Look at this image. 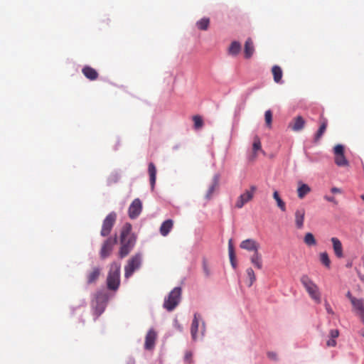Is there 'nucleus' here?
Returning <instances> with one entry per match:
<instances>
[{"mask_svg":"<svg viewBox=\"0 0 364 364\" xmlns=\"http://www.w3.org/2000/svg\"><path fill=\"white\" fill-rule=\"evenodd\" d=\"M360 198H362V200L364 201V194H363V195H362V196H360Z\"/></svg>","mask_w":364,"mask_h":364,"instance_id":"obj_52","label":"nucleus"},{"mask_svg":"<svg viewBox=\"0 0 364 364\" xmlns=\"http://www.w3.org/2000/svg\"><path fill=\"white\" fill-rule=\"evenodd\" d=\"M301 282L308 292L309 296L317 304L321 301V293L318 286L307 275L301 277Z\"/></svg>","mask_w":364,"mask_h":364,"instance_id":"obj_2","label":"nucleus"},{"mask_svg":"<svg viewBox=\"0 0 364 364\" xmlns=\"http://www.w3.org/2000/svg\"><path fill=\"white\" fill-rule=\"evenodd\" d=\"M358 275H359V278L363 281L364 282V275H361L358 273Z\"/></svg>","mask_w":364,"mask_h":364,"instance_id":"obj_49","label":"nucleus"},{"mask_svg":"<svg viewBox=\"0 0 364 364\" xmlns=\"http://www.w3.org/2000/svg\"><path fill=\"white\" fill-rule=\"evenodd\" d=\"M228 252H229V257H230V260L231 264L232 265V267L234 268H235L236 264H235V250H230Z\"/></svg>","mask_w":364,"mask_h":364,"instance_id":"obj_39","label":"nucleus"},{"mask_svg":"<svg viewBox=\"0 0 364 364\" xmlns=\"http://www.w3.org/2000/svg\"><path fill=\"white\" fill-rule=\"evenodd\" d=\"M336 340H335V339H333V338H330L327 341V342H326V346H327L328 347H334V346H336Z\"/></svg>","mask_w":364,"mask_h":364,"instance_id":"obj_42","label":"nucleus"},{"mask_svg":"<svg viewBox=\"0 0 364 364\" xmlns=\"http://www.w3.org/2000/svg\"><path fill=\"white\" fill-rule=\"evenodd\" d=\"M272 73L274 82L277 83H280L282 82V77L283 75L282 68L278 65H274L272 68Z\"/></svg>","mask_w":364,"mask_h":364,"instance_id":"obj_26","label":"nucleus"},{"mask_svg":"<svg viewBox=\"0 0 364 364\" xmlns=\"http://www.w3.org/2000/svg\"><path fill=\"white\" fill-rule=\"evenodd\" d=\"M230 250H234V247L232 245V240H230L228 242V252Z\"/></svg>","mask_w":364,"mask_h":364,"instance_id":"obj_47","label":"nucleus"},{"mask_svg":"<svg viewBox=\"0 0 364 364\" xmlns=\"http://www.w3.org/2000/svg\"><path fill=\"white\" fill-rule=\"evenodd\" d=\"M267 356L271 358V359H273V360H275L277 358V355L276 353H273V352H269L267 353Z\"/></svg>","mask_w":364,"mask_h":364,"instance_id":"obj_45","label":"nucleus"},{"mask_svg":"<svg viewBox=\"0 0 364 364\" xmlns=\"http://www.w3.org/2000/svg\"><path fill=\"white\" fill-rule=\"evenodd\" d=\"M101 274V268L94 267L86 274L87 283L91 284L95 283Z\"/></svg>","mask_w":364,"mask_h":364,"instance_id":"obj_16","label":"nucleus"},{"mask_svg":"<svg viewBox=\"0 0 364 364\" xmlns=\"http://www.w3.org/2000/svg\"><path fill=\"white\" fill-rule=\"evenodd\" d=\"M136 243V237L132 233V225L126 223L120 233V248L119 257L122 259L127 257L132 250Z\"/></svg>","mask_w":364,"mask_h":364,"instance_id":"obj_1","label":"nucleus"},{"mask_svg":"<svg viewBox=\"0 0 364 364\" xmlns=\"http://www.w3.org/2000/svg\"><path fill=\"white\" fill-rule=\"evenodd\" d=\"M304 242L309 246L316 245V242L312 233L308 232L304 236Z\"/></svg>","mask_w":364,"mask_h":364,"instance_id":"obj_36","label":"nucleus"},{"mask_svg":"<svg viewBox=\"0 0 364 364\" xmlns=\"http://www.w3.org/2000/svg\"><path fill=\"white\" fill-rule=\"evenodd\" d=\"M273 198L276 200L278 208L283 212L286 211V204L281 198L277 191H274Z\"/></svg>","mask_w":364,"mask_h":364,"instance_id":"obj_28","label":"nucleus"},{"mask_svg":"<svg viewBox=\"0 0 364 364\" xmlns=\"http://www.w3.org/2000/svg\"><path fill=\"white\" fill-rule=\"evenodd\" d=\"M324 198H325L326 200L329 201V202H333V203H336V200H335L334 197H331V196H326L324 197Z\"/></svg>","mask_w":364,"mask_h":364,"instance_id":"obj_44","label":"nucleus"},{"mask_svg":"<svg viewBox=\"0 0 364 364\" xmlns=\"http://www.w3.org/2000/svg\"><path fill=\"white\" fill-rule=\"evenodd\" d=\"M352 306L353 311L360 317L362 322L364 323V299H354Z\"/></svg>","mask_w":364,"mask_h":364,"instance_id":"obj_12","label":"nucleus"},{"mask_svg":"<svg viewBox=\"0 0 364 364\" xmlns=\"http://www.w3.org/2000/svg\"><path fill=\"white\" fill-rule=\"evenodd\" d=\"M210 24L209 18H203L196 22V26L199 30L206 31Z\"/></svg>","mask_w":364,"mask_h":364,"instance_id":"obj_31","label":"nucleus"},{"mask_svg":"<svg viewBox=\"0 0 364 364\" xmlns=\"http://www.w3.org/2000/svg\"><path fill=\"white\" fill-rule=\"evenodd\" d=\"M219 181H220V176L218 174H215L213 179L212 182L210 184L207 193L205 194V198L209 200L212 198L213 193L218 189L219 187Z\"/></svg>","mask_w":364,"mask_h":364,"instance_id":"obj_13","label":"nucleus"},{"mask_svg":"<svg viewBox=\"0 0 364 364\" xmlns=\"http://www.w3.org/2000/svg\"><path fill=\"white\" fill-rule=\"evenodd\" d=\"M117 214L114 212H112L107 215L102 223L100 235L102 237H106L109 235L111 230L116 222Z\"/></svg>","mask_w":364,"mask_h":364,"instance_id":"obj_7","label":"nucleus"},{"mask_svg":"<svg viewBox=\"0 0 364 364\" xmlns=\"http://www.w3.org/2000/svg\"><path fill=\"white\" fill-rule=\"evenodd\" d=\"M346 296L348 298V299L350 300L351 304H353V301L354 299H357L358 298H355L354 296H352L351 293L350 291H348L347 294H346Z\"/></svg>","mask_w":364,"mask_h":364,"instance_id":"obj_43","label":"nucleus"},{"mask_svg":"<svg viewBox=\"0 0 364 364\" xmlns=\"http://www.w3.org/2000/svg\"><path fill=\"white\" fill-rule=\"evenodd\" d=\"M82 73L90 80H95L99 76L96 70L87 65L82 68Z\"/></svg>","mask_w":364,"mask_h":364,"instance_id":"obj_19","label":"nucleus"},{"mask_svg":"<svg viewBox=\"0 0 364 364\" xmlns=\"http://www.w3.org/2000/svg\"><path fill=\"white\" fill-rule=\"evenodd\" d=\"M324 306H325V309L328 314L334 315V311H333V309L331 308V305L327 301H325Z\"/></svg>","mask_w":364,"mask_h":364,"instance_id":"obj_41","label":"nucleus"},{"mask_svg":"<svg viewBox=\"0 0 364 364\" xmlns=\"http://www.w3.org/2000/svg\"><path fill=\"white\" fill-rule=\"evenodd\" d=\"M264 119H265L266 125L270 128L272 127V113L271 110H267L265 112Z\"/></svg>","mask_w":364,"mask_h":364,"instance_id":"obj_38","label":"nucleus"},{"mask_svg":"<svg viewBox=\"0 0 364 364\" xmlns=\"http://www.w3.org/2000/svg\"><path fill=\"white\" fill-rule=\"evenodd\" d=\"M148 173L149 175L151 188L154 190L156 179V168L152 162L149 164Z\"/></svg>","mask_w":364,"mask_h":364,"instance_id":"obj_21","label":"nucleus"},{"mask_svg":"<svg viewBox=\"0 0 364 364\" xmlns=\"http://www.w3.org/2000/svg\"><path fill=\"white\" fill-rule=\"evenodd\" d=\"M360 335L364 337V329L360 331Z\"/></svg>","mask_w":364,"mask_h":364,"instance_id":"obj_50","label":"nucleus"},{"mask_svg":"<svg viewBox=\"0 0 364 364\" xmlns=\"http://www.w3.org/2000/svg\"><path fill=\"white\" fill-rule=\"evenodd\" d=\"M141 264V255L139 253L132 257L124 267V276L126 278L131 277L134 271L138 269Z\"/></svg>","mask_w":364,"mask_h":364,"instance_id":"obj_4","label":"nucleus"},{"mask_svg":"<svg viewBox=\"0 0 364 364\" xmlns=\"http://www.w3.org/2000/svg\"><path fill=\"white\" fill-rule=\"evenodd\" d=\"M181 288H174L165 299L164 306L168 311H172L180 302Z\"/></svg>","mask_w":364,"mask_h":364,"instance_id":"obj_5","label":"nucleus"},{"mask_svg":"<svg viewBox=\"0 0 364 364\" xmlns=\"http://www.w3.org/2000/svg\"><path fill=\"white\" fill-rule=\"evenodd\" d=\"M257 191V186L252 185L250 188L241 194L235 202V208L237 209L242 208L247 203L252 200L254 195Z\"/></svg>","mask_w":364,"mask_h":364,"instance_id":"obj_6","label":"nucleus"},{"mask_svg":"<svg viewBox=\"0 0 364 364\" xmlns=\"http://www.w3.org/2000/svg\"><path fill=\"white\" fill-rule=\"evenodd\" d=\"M331 193H340L341 191L339 188L333 187L331 189Z\"/></svg>","mask_w":364,"mask_h":364,"instance_id":"obj_46","label":"nucleus"},{"mask_svg":"<svg viewBox=\"0 0 364 364\" xmlns=\"http://www.w3.org/2000/svg\"><path fill=\"white\" fill-rule=\"evenodd\" d=\"M117 237H108L102 244L100 255L102 259L108 257L113 250L114 245L117 243Z\"/></svg>","mask_w":364,"mask_h":364,"instance_id":"obj_8","label":"nucleus"},{"mask_svg":"<svg viewBox=\"0 0 364 364\" xmlns=\"http://www.w3.org/2000/svg\"><path fill=\"white\" fill-rule=\"evenodd\" d=\"M255 51V48L253 45V42L250 38H247L245 43V57L246 58H250L252 57Z\"/></svg>","mask_w":364,"mask_h":364,"instance_id":"obj_22","label":"nucleus"},{"mask_svg":"<svg viewBox=\"0 0 364 364\" xmlns=\"http://www.w3.org/2000/svg\"><path fill=\"white\" fill-rule=\"evenodd\" d=\"M311 192V188L305 183H299L297 188L298 197L301 199L304 198L306 195Z\"/></svg>","mask_w":364,"mask_h":364,"instance_id":"obj_25","label":"nucleus"},{"mask_svg":"<svg viewBox=\"0 0 364 364\" xmlns=\"http://www.w3.org/2000/svg\"><path fill=\"white\" fill-rule=\"evenodd\" d=\"M240 247L242 249L246 250L247 251H253L254 253L257 252L259 248V245L255 240L247 239L243 240Z\"/></svg>","mask_w":364,"mask_h":364,"instance_id":"obj_15","label":"nucleus"},{"mask_svg":"<svg viewBox=\"0 0 364 364\" xmlns=\"http://www.w3.org/2000/svg\"><path fill=\"white\" fill-rule=\"evenodd\" d=\"M142 210V203L139 198L134 199L129 207L128 213L131 219L136 218Z\"/></svg>","mask_w":364,"mask_h":364,"instance_id":"obj_11","label":"nucleus"},{"mask_svg":"<svg viewBox=\"0 0 364 364\" xmlns=\"http://www.w3.org/2000/svg\"><path fill=\"white\" fill-rule=\"evenodd\" d=\"M203 331H204V326H203V328L201 330L202 333H203Z\"/></svg>","mask_w":364,"mask_h":364,"instance_id":"obj_53","label":"nucleus"},{"mask_svg":"<svg viewBox=\"0 0 364 364\" xmlns=\"http://www.w3.org/2000/svg\"><path fill=\"white\" fill-rule=\"evenodd\" d=\"M200 319V317L197 314H195L194 318L191 323V333L193 339H196L197 338V333L198 330V325H199V320Z\"/></svg>","mask_w":364,"mask_h":364,"instance_id":"obj_24","label":"nucleus"},{"mask_svg":"<svg viewBox=\"0 0 364 364\" xmlns=\"http://www.w3.org/2000/svg\"><path fill=\"white\" fill-rule=\"evenodd\" d=\"M202 267L204 276L207 278L210 277L212 274L211 269L206 259H203Z\"/></svg>","mask_w":364,"mask_h":364,"instance_id":"obj_34","label":"nucleus"},{"mask_svg":"<svg viewBox=\"0 0 364 364\" xmlns=\"http://www.w3.org/2000/svg\"><path fill=\"white\" fill-rule=\"evenodd\" d=\"M246 272H247V277L250 279L248 286L251 287L256 280V277H255V272L252 268L247 269Z\"/></svg>","mask_w":364,"mask_h":364,"instance_id":"obj_37","label":"nucleus"},{"mask_svg":"<svg viewBox=\"0 0 364 364\" xmlns=\"http://www.w3.org/2000/svg\"><path fill=\"white\" fill-rule=\"evenodd\" d=\"M333 152L335 154V163L338 166H346L348 161L344 156V147L341 144H337L334 146Z\"/></svg>","mask_w":364,"mask_h":364,"instance_id":"obj_9","label":"nucleus"},{"mask_svg":"<svg viewBox=\"0 0 364 364\" xmlns=\"http://www.w3.org/2000/svg\"><path fill=\"white\" fill-rule=\"evenodd\" d=\"M193 127L195 129L198 130L203 127V120L202 117L199 115H194L193 117Z\"/></svg>","mask_w":364,"mask_h":364,"instance_id":"obj_33","label":"nucleus"},{"mask_svg":"<svg viewBox=\"0 0 364 364\" xmlns=\"http://www.w3.org/2000/svg\"><path fill=\"white\" fill-rule=\"evenodd\" d=\"M320 262L327 268H330L331 266V260L329 259L328 255L326 252H323L320 253L319 255Z\"/></svg>","mask_w":364,"mask_h":364,"instance_id":"obj_32","label":"nucleus"},{"mask_svg":"<svg viewBox=\"0 0 364 364\" xmlns=\"http://www.w3.org/2000/svg\"><path fill=\"white\" fill-rule=\"evenodd\" d=\"M262 149V146H261V141H260V139L258 136H255L254 138V141H253V144H252V150H253V153H254V158L256 157V152L259 150H261Z\"/></svg>","mask_w":364,"mask_h":364,"instance_id":"obj_35","label":"nucleus"},{"mask_svg":"<svg viewBox=\"0 0 364 364\" xmlns=\"http://www.w3.org/2000/svg\"><path fill=\"white\" fill-rule=\"evenodd\" d=\"M327 124H328L327 119L323 118L321 126L315 136L316 141H318L321 139V137L322 136V135L323 134V133L326 132Z\"/></svg>","mask_w":364,"mask_h":364,"instance_id":"obj_29","label":"nucleus"},{"mask_svg":"<svg viewBox=\"0 0 364 364\" xmlns=\"http://www.w3.org/2000/svg\"><path fill=\"white\" fill-rule=\"evenodd\" d=\"M330 338H333L336 340V338L339 336V331L337 329H332L330 331Z\"/></svg>","mask_w":364,"mask_h":364,"instance_id":"obj_40","label":"nucleus"},{"mask_svg":"<svg viewBox=\"0 0 364 364\" xmlns=\"http://www.w3.org/2000/svg\"><path fill=\"white\" fill-rule=\"evenodd\" d=\"M156 336V333L153 329H150L148 331L145 338V349L152 350L154 348Z\"/></svg>","mask_w":364,"mask_h":364,"instance_id":"obj_14","label":"nucleus"},{"mask_svg":"<svg viewBox=\"0 0 364 364\" xmlns=\"http://www.w3.org/2000/svg\"><path fill=\"white\" fill-rule=\"evenodd\" d=\"M305 120L301 116H297L289 124V127L294 132H299L304 127Z\"/></svg>","mask_w":364,"mask_h":364,"instance_id":"obj_18","label":"nucleus"},{"mask_svg":"<svg viewBox=\"0 0 364 364\" xmlns=\"http://www.w3.org/2000/svg\"><path fill=\"white\" fill-rule=\"evenodd\" d=\"M191 356H192L191 353H190V352H187V353H186V359L187 360H189L191 359Z\"/></svg>","mask_w":364,"mask_h":364,"instance_id":"obj_48","label":"nucleus"},{"mask_svg":"<svg viewBox=\"0 0 364 364\" xmlns=\"http://www.w3.org/2000/svg\"><path fill=\"white\" fill-rule=\"evenodd\" d=\"M250 261L256 268L259 269H261L262 268V256L258 252V251L255 252L253 255L250 257Z\"/></svg>","mask_w":364,"mask_h":364,"instance_id":"obj_27","label":"nucleus"},{"mask_svg":"<svg viewBox=\"0 0 364 364\" xmlns=\"http://www.w3.org/2000/svg\"><path fill=\"white\" fill-rule=\"evenodd\" d=\"M119 276L120 264L117 263L112 264L107 278V284L109 289L115 291L118 289L120 283Z\"/></svg>","mask_w":364,"mask_h":364,"instance_id":"obj_3","label":"nucleus"},{"mask_svg":"<svg viewBox=\"0 0 364 364\" xmlns=\"http://www.w3.org/2000/svg\"><path fill=\"white\" fill-rule=\"evenodd\" d=\"M331 241L333 245V250L334 252L335 255L338 258H343V245L340 240L337 237H332L331 239Z\"/></svg>","mask_w":364,"mask_h":364,"instance_id":"obj_17","label":"nucleus"},{"mask_svg":"<svg viewBox=\"0 0 364 364\" xmlns=\"http://www.w3.org/2000/svg\"><path fill=\"white\" fill-rule=\"evenodd\" d=\"M92 306L96 317H98L103 313L105 309V296L102 294H97L95 300L92 301Z\"/></svg>","mask_w":364,"mask_h":364,"instance_id":"obj_10","label":"nucleus"},{"mask_svg":"<svg viewBox=\"0 0 364 364\" xmlns=\"http://www.w3.org/2000/svg\"><path fill=\"white\" fill-rule=\"evenodd\" d=\"M295 223L299 229H301L304 226L305 210L304 208L297 209L295 212Z\"/></svg>","mask_w":364,"mask_h":364,"instance_id":"obj_20","label":"nucleus"},{"mask_svg":"<svg viewBox=\"0 0 364 364\" xmlns=\"http://www.w3.org/2000/svg\"><path fill=\"white\" fill-rule=\"evenodd\" d=\"M241 50V45L237 41H233L229 47V54L232 55H237Z\"/></svg>","mask_w":364,"mask_h":364,"instance_id":"obj_30","label":"nucleus"},{"mask_svg":"<svg viewBox=\"0 0 364 364\" xmlns=\"http://www.w3.org/2000/svg\"><path fill=\"white\" fill-rule=\"evenodd\" d=\"M173 220H165L160 227V233L163 236H166L173 228Z\"/></svg>","mask_w":364,"mask_h":364,"instance_id":"obj_23","label":"nucleus"},{"mask_svg":"<svg viewBox=\"0 0 364 364\" xmlns=\"http://www.w3.org/2000/svg\"><path fill=\"white\" fill-rule=\"evenodd\" d=\"M362 261H363V265H364V253H363V255L362 256Z\"/></svg>","mask_w":364,"mask_h":364,"instance_id":"obj_51","label":"nucleus"}]
</instances>
